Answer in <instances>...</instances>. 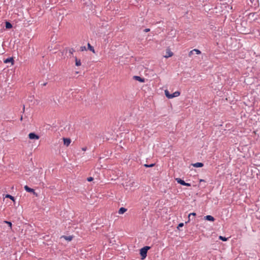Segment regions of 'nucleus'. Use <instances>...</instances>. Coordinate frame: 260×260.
I'll return each instance as SVG.
<instances>
[{"mask_svg":"<svg viewBox=\"0 0 260 260\" xmlns=\"http://www.w3.org/2000/svg\"><path fill=\"white\" fill-rule=\"evenodd\" d=\"M253 1H255L256 3H258L260 1V0H257H257H253Z\"/></svg>","mask_w":260,"mask_h":260,"instance_id":"31","label":"nucleus"},{"mask_svg":"<svg viewBox=\"0 0 260 260\" xmlns=\"http://www.w3.org/2000/svg\"><path fill=\"white\" fill-rule=\"evenodd\" d=\"M24 189L26 191H27L28 192H32L34 194L35 193V190L32 188L29 187L27 185H25L24 186Z\"/></svg>","mask_w":260,"mask_h":260,"instance_id":"7","label":"nucleus"},{"mask_svg":"<svg viewBox=\"0 0 260 260\" xmlns=\"http://www.w3.org/2000/svg\"><path fill=\"white\" fill-rule=\"evenodd\" d=\"M193 52H195L196 54H200L201 53V52L197 49H193Z\"/></svg>","mask_w":260,"mask_h":260,"instance_id":"21","label":"nucleus"},{"mask_svg":"<svg viewBox=\"0 0 260 260\" xmlns=\"http://www.w3.org/2000/svg\"><path fill=\"white\" fill-rule=\"evenodd\" d=\"M155 165L154 164H151L150 165H147V164H145L144 165V166L146 168H148V167H153Z\"/></svg>","mask_w":260,"mask_h":260,"instance_id":"22","label":"nucleus"},{"mask_svg":"<svg viewBox=\"0 0 260 260\" xmlns=\"http://www.w3.org/2000/svg\"><path fill=\"white\" fill-rule=\"evenodd\" d=\"M200 181H204V180H202V179H201V180H200Z\"/></svg>","mask_w":260,"mask_h":260,"instance_id":"35","label":"nucleus"},{"mask_svg":"<svg viewBox=\"0 0 260 260\" xmlns=\"http://www.w3.org/2000/svg\"><path fill=\"white\" fill-rule=\"evenodd\" d=\"M81 51H84V50H86V47L85 46H82L81 47Z\"/></svg>","mask_w":260,"mask_h":260,"instance_id":"28","label":"nucleus"},{"mask_svg":"<svg viewBox=\"0 0 260 260\" xmlns=\"http://www.w3.org/2000/svg\"><path fill=\"white\" fill-rule=\"evenodd\" d=\"M4 222L7 223L9 226L10 227V228H12V223L10 221H4Z\"/></svg>","mask_w":260,"mask_h":260,"instance_id":"23","label":"nucleus"},{"mask_svg":"<svg viewBox=\"0 0 260 260\" xmlns=\"http://www.w3.org/2000/svg\"><path fill=\"white\" fill-rule=\"evenodd\" d=\"M75 64L76 66H80L81 64L80 59H79L77 58L76 56L75 57Z\"/></svg>","mask_w":260,"mask_h":260,"instance_id":"13","label":"nucleus"},{"mask_svg":"<svg viewBox=\"0 0 260 260\" xmlns=\"http://www.w3.org/2000/svg\"><path fill=\"white\" fill-rule=\"evenodd\" d=\"M86 149H87V148H86V147L82 148V150L83 151H86Z\"/></svg>","mask_w":260,"mask_h":260,"instance_id":"30","label":"nucleus"},{"mask_svg":"<svg viewBox=\"0 0 260 260\" xmlns=\"http://www.w3.org/2000/svg\"><path fill=\"white\" fill-rule=\"evenodd\" d=\"M150 248L149 246H145L140 249V254L142 256V259H144L147 256V251Z\"/></svg>","mask_w":260,"mask_h":260,"instance_id":"1","label":"nucleus"},{"mask_svg":"<svg viewBox=\"0 0 260 260\" xmlns=\"http://www.w3.org/2000/svg\"><path fill=\"white\" fill-rule=\"evenodd\" d=\"M47 84V83H44L42 84L43 86H46Z\"/></svg>","mask_w":260,"mask_h":260,"instance_id":"32","label":"nucleus"},{"mask_svg":"<svg viewBox=\"0 0 260 260\" xmlns=\"http://www.w3.org/2000/svg\"><path fill=\"white\" fill-rule=\"evenodd\" d=\"M205 218L209 221H214L215 220V218L211 215H207L205 216Z\"/></svg>","mask_w":260,"mask_h":260,"instance_id":"9","label":"nucleus"},{"mask_svg":"<svg viewBox=\"0 0 260 260\" xmlns=\"http://www.w3.org/2000/svg\"><path fill=\"white\" fill-rule=\"evenodd\" d=\"M180 94V92L179 91H175L173 94H171V99L175 98V97H177V96H179Z\"/></svg>","mask_w":260,"mask_h":260,"instance_id":"14","label":"nucleus"},{"mask_svg":"<svg viewBox=\"0 0 260 260\" xmlns=\"http://www.w3.org/2000/svg\"><path fill=\"white\" fill-rule=\"evenodd\" d=\"M28 138L31 140H38L40 137L35 133H30L28 135Z\"/></svg>","mask_w":260,"mask_h":260,"instance_id":"3","label":"nucleus"},{"mask_svg":"<svg viewBox=\"0 0 260 260\" xmlns=\"http://www.w3.org/2000/svg\"><path fill=\"white\" fill-rule=\"evenodd\" d=\"M193 54V50H192L190 51L189 52V53H188V56L190 57V56H191Z\"/></svg>","mask_w":260,"mask_h":260,"instance_id":"26","label":"nucleus"},{"mask_svg":"<svg viewBox=\"0 0 260 260\" xmlns=\"http://www.w3.org/2000/svg\"><path fill=\"white\" fill-rule=\"evenodd\" d=\"M4 62L6 63H8V62H11V65H13L14 62V60L13 57H9V58H7L6 59H5L4 60Z\"/></svg>","mask_w":260,"mask_h":260,"instance_id":"5","label":"nucleus"},{"mask_svg":"<svg viewBox=\"0 0 260 260\" xmlns=\"http://www.w3.org/2000/svg\"><path fill=\"white\" fill-rule=\"evenodd\" d=\"M173 55V53L171 52L170 48H168L166 49V54L164 56L166 58H168L169 57H171Z\"/></svg>","mask_w":260,"mask_h":260,"instance_id":"4","label":"nucleus"},{"mask_svg":"<svg viewBox=\"0 0 260 260\" xmlns=\"http://www.w3.org/2000/svg\"><path fill=\"white\" fill-rule=\"evenodd\" d=\"M192 215L193 216H195L196 215V213H190L189 215H188V220L187 222H186V223L187 222H189V221H190V217Z\"/></svg>","mask_w":260,"mask_h":260,"instance_id":"19","label":"nucleus"},{"mask_svg":"<svg viewBox=\"0 0 260 260\" xmlns=\"http://www.w3.org/2000/svg\"><path fill=\"white\" fill-rule=\"evenodd\" d=\"M144 31L145 32H148V31H150V29H149V28H146V29H145L144 30Z\"/></svg>","mask_w":260,"mask_h":260,"instance_id":"29","label":"nucleus"},{"mask_svg":"<svg viewBox=\"0 0 260 260\" xmlns=\"http://www.w3.org/2000/svg\"><path fill=\"white\" fill-rule=\"evenodd\" d=\"M134 78L140 82H144L145 81L144 79L140 77V76H134Z\"/></svg>","mask_w":260,"mask_h":260,"instance_id":"8","label":"nucleus"},{"mask_svg":"<svg viewBox=\"0 0 260 260\" xmlns=\"http://www.w3.org/2000/svg\"><path fill=\"white\" fill-rule=\"evenodd\" d=\"M175 180L178 183H179L182 185L186 186H191V184L190 183L185 182V181L184 180H182L181 179H180L179 178H177L175 179Z\"/></svg>","mask_w":260,"mask_h":260,"instance_id":"2","label":"nucleus"},{"mask_svg":"<svg viewBox=\"0 0 260 260\" xmlns=\"http://www.w3.org/2000/svg\"><path fill=\"white\" fill-rule=\"evenodd\" d=\"M165 93L166 97H167L168 99H171V94L169 93V91L168 90H165Z\"/></svg>","mask_w":260,"mask_h":260,"instance_id":"15","label":"nucleus"},{"mask_svg":"<svg viewBox=\"0 0 260 260\" xmlns=\"http://www.w3.org/2000/svg\"><path fill=\"white\" fill-rule=\"evenodd\" d=\"M126 210L127 209L126 208L124 207H121L118 211V213L120 214H123L124 212L126 211Z\"/></svg>","mask_w":260,"mask_h":260,"instance_id":"12","label":"nucleus"},{"mask_svg":"<svg viewBox=\"0 0 260 260\" xmlns=\"http://www.w3.org/2000/svg\"><path fill=\"white\" fill-rule=\"evenodd\" d=\"M75 52V50L73 49V48H71L69 50V53L71 54H73V52Z\"/></svg>","mask_w":260,"mask_h":260,"instance_id":"24","label":"nucleus"},{"mask_svg":"<svg viewBox=\"0 0 260 260\" xmlns=\"http://www.w3.org/2000/svg\"><path fill=\"white\" fill-rule=\"evenodd\" d=\"M87 45H88V49L90 51H92L93 52H94V50L93 47L89 43H88Z\"/></svg>","mask_w":260,"mask_h":260,"instance_id":"18","label":"nucleus"},{"mask_svg":"<svg viewBox=\"0 0 260 260\" xmlns=\"http://www.w3.org/2000/svg\"><path fill=\"white\" fill-rule=\"evenodd\" d=\"M61 238H63L64 239H66V240L70 241L73 239V236H62Z\"/></svg>","mask_w":260,"mask_h":260,"instance_id":"10","label":"nucleus"},{"mask_svg":"<svg viewBox=\"0 0 260 260\" xmlns=\"http://www.w3.org/2000/svg\"><path fill=\"white\" fill-rule=\"evenodd\" d=\"M192 165L193 167H197V168L202 167L204 166L202 162H196L195 164H192Z\"/></svg>","mask_w":260,"mask_h":260,"instance_id":"11","label":"nucleus"},{"mask_svg":"<svg viewBox=\"0 0 260 260\" xmlns=\"http://www.w3.org/2000/svg\"><path fill=\"white\" fill-rule=\"evenodd\" d=\"M20 120H22V116H21V118H20Z\"/></svg>","mask_w":260,"mask_h":260,"instance_id":"34","label":"nucleus"},{"mask_svg":"<svg viewBox=\"0 0 260 260\" xmlns=\"http://www.w3.org/2000/svg\"><path fill=\"white\" fill-rule=\"evenodd\" d=\"M219 239L223 241H227L228 240V238L224 237H223V236H220L219 237Z\"/></svg>","mask_w":260,"mask_h":260,"instance_id":"20","label":"nucleus"},{"mask_svg":"<svg viewBox=\"0 0 260 260\" xmlns=\"http://www.w3.org/2000/svg\"><path fill=\"white\" fill-rule=\"evenodd\" d=\"M183 223H180L178 224L177 228L179 229V228H181L183 226Z\"/></svg>","mask_w":260,"mask_h":260,"instance_id":"25","label":"nucleus"},{"mask_svg":"<svg viewBox=\"0 0 260 260\" xmlns=\"http://www.w3.org/2000/svg\"><path fill=\"white\" fill-rule=\"evenodd\" d=\"M6 28H8V29L11 28L12 27V25L9 22H6Z\"/></svg>","mask_w":260,"mask_h":260,"instance_id":"16","label":"nucleus"},{"mask_svg":"<svg viewBox=\"0 0 260 260\" xmlns=\"http://www.w3.org/2000/svg\"><path fill=\"white\" fill-rule=\"evenodd\" d=\"M6 198H9L11 200H12L13 202H15V198L14 197L12 196L10 194H7L6 196Z\"/></svg>","mask_w":260,"mask_h":260,"instance_id":"17","label":"nucleus"},{"mask_svg":"<svg viewBox=\"0 0 260 260\" xmlns=\"http://www.w3.org/2000/svg\"><path fill=\"white\" fill-rule=\"evenodd\" d=\"M87 180L88 181H91L93 180V178L91 177H90L87 178Z\"/></svg>","mask_w":260,"mask_h":260,"instance_id":"27","label":"nucleus"},{"mask_svg":"<svg viewBox=\"0 0 260 260\" xmlns=\"http://www.w3.org/2000/svg\"><path fill=\"white\" fill-rule=\"evenodd\" d=\"M24 109H25V107H24V105L23 106V112H24Z\"/></svg>","mask_w":260,"mask_h":260,"instance_id":"33","label":"nucleus"},{"mask_svg":"<svg viewBox=\"0 0 260 260\" xmlns=\"http://www.w3.org/2000/svg\"><path fill=\"white\" fill-rule=\"evenodd\" d=\"M71 142V140L69 138H63V143L67 146H68Z\"/></svg>","mask_w":260,"mask_h":260,"instance_id":"6","label":"nucleus"}]
</instances>
